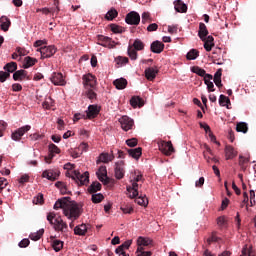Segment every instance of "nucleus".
<instances>
[{"instance_id": "f257e3e1", "label": "nucleus", "mask_w": 256, "mask_h": 256, "mask_svg": "<svg viewBox=\"0 0 256 256\" xmlns=\"http://www.w3.org/2000/svg\"><path fill=\"white\" fill-rule=\"evenodd\" d=\"M54 209H63V213L67 219H70L69 227L73 229L75 227L74 221H77L81 217V206L75 201H71V197H63L58 199L54 204Z\"/></svg>"}, {"instance_id": "f03ea898", "label": "nucleus", "mask_w": 256, "mask_h": 256, "mask_svg": "<svg viewBox=\"0 0 256 256\" xmlns=\"http://www.w3.org/2000/svg\"><path fill=\"white\" fill-rule=\"evenodd\" d=\"M47 221H49L50 225H53L55 231H61V233H65L68 229L67 222L63 221V219L55 214V212H50L47 215Z\"/></svg>"}, {"instance_id": "7ed1b4c3", "label": "nucleus", "mask_w": 256, "mask_h": 256, "mask_svg": "<svg viewBox=\"0 0 256 256\" xmlns=\"http://www.w3.org/2000/svg\"><path fill=\"white\" fill-rule=\"evenodd\" d=\"M72 181H75L77 185H89V172L81 174V172L74 170Z\"/></svg>"}, {"instance_id": "20e7f679", "label": "nucleus", "mask_w": 256, "mask_h": 256, "mask_svg": "<svg viewBox=\"0 0 256 256\" xmlns=\"http://www.w3.org/2000/svg\"><path fill=\"white\" fill-rule=\"evenodd\" d=\"M159 147V151H161V153H163L166 156H170L173 155V153H175V148H173V143H171V141H161L158 144Z\"/></svg>"}, {"instance_id": "39448f33", "label": "nucleus", "mask_w": 256, "mask_h": 256, "mask_svg": "<svg viewBox=\"0 0 256 256\" xmlns=\"http://www.w3.org/2000/svg\"><path fill=\"white\" fill-rule=\"evenodd\" d=\"M125 23H127V25L137 26L139 23H141V15H139L138 12L131 11L126 14Z\"/></svg>"}, {"instance_id": "423d86ee", "label": "nucleus", "mask_w": 256, "mask_h": 256, "mask_svg": "<svg viewBox=\"0 0 256 256\" xmlns=\"http://www.w3.org/2000/svg\"><path fill=\"white\" fill-rule=\"evenodd\" d=\"M28 131H31V125L22 126L15 130L14 132H12L11 139L13 141H21V137H23L25 133H28Z\"/></svg>"}, {"instance_id": "0eeeda50", "label": "nucleus", "mask_w": 256, "mask_h": 256, "mask_svg": "<svg viewBox=\"0 0 256 256\" xmlns=\"http://www.w3.org/2000/svg\"><path fill=\"white\" fill-rule=\"evenodd\" d=\"M38 51L41 53L42 59H49L50 57H53L55 53H57V48H55L54 45H50L41 47L38 49Z\"/></svg>"}, {"instance_id": "6e6552de", "label": "nucleus", "mask_w": 256, "mask_h": 256, "mask_svg": "<svg viewBox=\"0 0 256 256\" xmlns=\"http://www.w3.org/2000/svg\"><path fill=\"white\" fill-rule=\"evenodd\" d=\"M114 175L118 180H121L123 177H125V161L120 160L115 163Z\"/></svg>"}, {"instance_id": "1a4fd4ad", "label": "nucleus", "mask_w": 256, "mask_h": 256, "mask_svg": "<svg viewBox=\"0 0 256 256\" xmlns=\"http://www.w3.org/2000/svg\"><path fill=\"white\" fill-rule=\"evenodd\" d=\"M83 85L84 87H90V89H93L97 85V78L95 75L88 73L86 75H83Z\"/></svg>"}, {"instance_id": "9d476101", "label": "nucleus", "mask_w": 256, "mask_h": 256, "mask_svg": "<svg viewBox=\"0 0 256 256\" xmlns=\"http://www.w3.org/2000/svg\"><path fill=\"white\" fill-rule=\"evenodd\" d=\"M119 123L123 131H131V129H133V125H135V122L129 116H122L119 119Z\"/></svg>"}, {"instance_id": "9b49d317", "label": "nucleus", "mask_w": 256, "mask_h": 256, "mask_svg": "<svg viewBox=\"0 0 256 256\" xmlns=\"http://www.w3.org/2000/svg\"><path fill=\"white\" fill-rule=\"evenodd\" d=\"M59 175H61V172H59V170L53 169L45 170L42 173V177L44 179H48V181H57V179H59Z\"/></svg>"}, {"instance_id": "f8f14e48", "label": "nucleus", "mask_w": 256, "mask_h": 256, "mask_svg": "<svg viewBox=\"0 0 256 256\" xmlns=\"http://www.w3.org/2000/svg\"><path fill=\"white\" fill-rule=\"evenodd\" d=\"M50 81L53 83V85H59L61 87L67 83L61 72H54L50 78Z\"/></svg>"}, {"instance_id": "ddd939ff", "label": "nucleus", "mask_w": 256, "mask_h": 256, "mask_svg": "<svg viewBox=\"0 0 256 256\" xmlns=\"http://www.w3.org/2000/svg\"><path fill=\"white\" fill-rule=\"evenodd\" d=\"M101 112V108L97 105H89L86 110V119H95Z\"/></svg>"}, {"instance_id": "4468645a", "label": "nucleus", "mask_w": 256, "mask_h": 256, "mask_svg": "<svg viewBox=\"0 0 256 256\" xmlns=\"http://www.w3.org/2000/svg\"><path fill=\"white\" fill-rule=\"evenodd\" d=\"M96 175L104 185H107L109 183V177H107V166H100L98 169V172H96Z\"/></svg>"}, {"instance_id": "2eb2a0df", "label": "nucleus", "mask_w": 256, "mask_h": 256, "mask_svg": "<svg viewBox=\"0 0 256 256\" xmlns=\"http://www.w3.org/2000/svg\"><path fill=\"white\" fill-rule=\"evenodd\" d=\"M163 49H165V44H163V42L156 40L151 43L150 50L152 53H163Z\"/></svg>"}, {"instance_id": "dca6fc26", "label": "nucleus", "mask_w": 256, "mask_h": 256, "mask_svg": "<svg viewBox=\"0 0 256 256\" xmlns=\"http://www.w3.org/2000/svg\"><path fill=\"white\" fill-rule=\"evenodd\" d=\"M157 73H159V70L157 67H149L145 69V77L148 81H155V77H157Z\"/></svg>"}, {"instance_id": "f3484780", "label": "nucleus", "mask_w": 256, "mask_h": 256, "mask_svg": "<svg viewBox=\"0 0 256 256\" xmlns=\"http://www.w3.org/2000/svg\"><path fill=\"white\" fill-rule=\"evenodd\" d=\"M207 35H209V30H207V25H205V23L203 22H200L198 37H200L201 41H205V37H207Z\"/></svg>"}, {"instance_id": "a211bd4d", "label": "nucleus", "mask_w": 256, "mask_h": 256, "mask_svg": "<svg viewBox=\"0 0 256 256\" xmlns=\"http://www.w3.org/2000/svg\"><path fill=\"white\" fill-rule=\"evenodd\" d=\"M204 42V49L205 51L209 52L215 47V38L213 36L205 37V40H202Z\"/></svg>"}, {"instance_id": "6ab92c4d", "label": "nucleus", "mask_w": 256, "mask_h": 256, "mask_svg": "<svg viewBox=\"0 0 256 256\" xmlns=\"http://www.w3.org/2000/svg\"><path fill=\"white\" fill-rule=\"evenodd\" d=\"M138 187H139V184L136 181L132 183V186H127V191L128 193H130L131 199H135V197L139 195V191L137 190Z\"/></svg>"}, {"instance_id": "aec40b11", "label": "nucleus", "mask_w": 256, "mask_h": 256, "mask_svg": "<svg viewBox=\"0 0 256 256\" xmlns=\"http://www.w3.org/2000/svg\"><path fill=\"white\" fill-rule=\"evenodd\" d=\"M113 159H115V156L113 154L102 153L99 156V160H97V164L99 165V163H111Z\"/></svg>"}, {"instance_id": "412c9836", "label": "nucleus", "mask_w": 256, "mask_h": 256, "mask_svg": "<svg viewBox=\"0 0 256 256\" xmlns=\"http://www.w3.org/2000/svg\"><path fill=\"white\" fill-rule=\"evenodd\" d=\"M174 9L177 13H187V6L181 0L174 1Z\"/></svg>"}, {"instance_id": "4be33fe9", "label": "nucleus", "mask_w": 256, "mask_h": 256, "mask_svg": "<svg viewBox=\"0 0 256 256\" xmlns=\"http://www.w3.org/2000/svg\"><path fill=\"white\" fill-rule=\"evenodd\" d=\"M128 155L132 157L133 159H139L141 155H143V148L138 147V148H133V149H128Z\"/></svg>"}, {"instance_id": "5701e85b", "label": "nucleus", "mask_w": 256, "mask_h": 256, "mask_svg": "<svg viewBox=\"0 0 256 256\" xmlns=\"http://www.w3.org/2000/svg\"><path fill=\"white\" fill-rule=\"evenodd\" d=\"M130 105L136 109V107H143V105H145V102L143 101V98L139 97V96H133L130 99Z\"/></svg>"}, {"instance_id": "b1692460", "label": "nucleus", "mask_w": 256, "mask_h": 256, "mask_svg": "<svg viewBox=\"0 0 256 256\" xmlns=\"http://www.w3.org/2000/svg\"><path fill=\"white\" fill-rule=\"evenodd\" d=\"M0 23L2 31H9V28L11 27V20L7 16H2L0 18Z\"/></svg>"}, {"instance_id": "393cba45", "label": "nucleus", "mask_w": 256, "mask_h": 256, "mask_svg": "<svg viewBox=\"0 0 256 256\" xmlns=\"http://www.w3.org/2000/svg\"><path fill=\"white\" fill-rule=\"evenodd\" d=\"M97 39L99 41L98 45H101L102 47H107V45H111V43H113V40L107 36L98 35Z\"/></svg>"}, {"instance_id": "a878e982", "label": "nucleus", "mask_w": 256, "mask_h": 256, "mask_svg": "<svg viewBox=\"0 0 256 256\" xmlns=\"http://www.w3.org/2000/svg\"><path fill=\"white\" fill-rule=\"evenodd\" d=\"M27 78V71L25 70H18L15 71L13 74L14 81H23V79Z\"/></svg>"}, {"instance_id": "bb28decb", "label": "nucleus", "mask_w": 256, "mask_h": 256, "mask_svg": "<svg viewBox=\"0 0 256 256\" xmlns=\"http://www.w3.org/2000/svg\"><path fill=\"white\" fill-rule=\"evenodd\" d=\"M113 85L116 87V89H125L127 87V79L120 78L113 81Z\"/></svg>"}, {"instance_id": "cd10ccee", "label": "nucleus", "mask_w": 256, "mask_h": 256, "mask_svg": "<svg viewBox=\"0 0 256 256\" xmlns=\"http://www.w3.org/2000/svg\"><path fill=\"white\" fill-rule=\"evenodd\" d=\"M87 229H89V227L86 226V224H81L74 228V233L75 235L83 236L87 233Z\"/></svg>"}, {"instance_id": "c85d7f7f", "label": "nucleus", "mask_w": 256, "mask_h": 256, "mask_svg": "<svg viewBox=\"0 0 256 256\" xmlns=\"http://www.w3.org/2000/svg\"><path fill=\"white\" fill-rule=\"evenodd\" d=\"M35 63H37L36 58H33L31 56H27V57L24 58L23 68L24 69H29V67H33V65H35Z\"/></svg>"}, {"instance_id": "c756f323", "label": "nucleus", "mask_w": 256, "mask_h": 256, "mask_svg": "<svg viewBox=\"0 0 256 256\" xmlns=\"http://www.w3.org/2000/svg\"><path fill=\"white\" fill-rule=\"evenodd\" d=\"M221 75H223V69H218L216 73L214 74V83L216 87H223V84L221 83Z\"/></svg>"}, {"instance_id": "7c9ffc66", "label": "nucleus", "mask_w": 256, "mask_h": 256, "mask_svg": "<svg viewBox=\"0 0 256 256\" xmlns=\"http://www.w3.org/2000/svg\"><path fill=\"white\" fill-rule=\"evenodd\" d=\"M64 242L61 240L53 239L51 242V246L56 251V253H59L61 249H63Z\"/></svg>"}, {"instance_id": "2f4dec72", "label": "nucleus", "mask_w": 256, "mask_h": 256, "mask_svg": "<svg viewBox=\"0 0 256 256\" xmlns=\"http://www.w3.org/2000/svg\"><path fill=\"white\" fill-rule=\"evenodd\" d=\"M225 153L226 159H233L237 157V152L235 151V148H233V146H226Z\"/></svg>"}, {"instance_id": "473e14b6", "label": "nucleus", "mask_w": 256, "mask_h": 256, "mask_svg": "<svg viewBox=\"0 0 256 256\" xmlns=\"http://www.w3.org/2000/svg\"><path fill=\"white\" fill-rule=\"evenodd\" d=\"M197 57H199V50L197 49H191L186 55L188 61H195Z\"/></svg>"}, {"instance_id": "72a5a7b5", "label": "nucleus", "mask_w": 256, "mask_h": 256, "mask_svg": "<svg viewBox=\"0 0 256 256\" xmlns=\"http://www.w3.org/2000/svg\"><path fill=\"white\" fill-rule=\"evenodd\" d=\"M117 15H119V12L115 8H111L105 15V19L107 21H113V19L117 18Z\"/></svg>"}, {"instance_id": "f704fd0d", "label": "nucleus", "mask_w": 256, "mask_h": 256, "mask_svg": "<svg viewBox=\"0 0 256 256\" xmlns=\"http://www.w3.org/2000/svg\"><path fill=\"white\" fill-rule=\"evenodd\" d=\"M4 71H7V73H15V71H17V62H10L7 63L4 66Z\"/></svg>"}, {"instance_id": "c9c22d12", "label": "nucleus", "mask_w": 256, "mask_h": 256, "mask_svg": "<svg viewBox=\"0 0 256 256\" xmlns=\"http://www.w3.org/2000/svg\"><path fill=\"white\" fill-rule=\"evenodd\" d=\"M240 256H255V251L253 250V247H249L246 244L242 248V254Z\"/></svg>"}, {"instance_id": "e433bc0d", "label": "nucleus", "mask_w": 256, "mask_h": 256, "mask_svg": "<svg viewBox=\"0 0 256 256\" xmlns=\"http://www.w3.org/2000/svg\"><path fill=\"white\" fill-rule=\"evenodd\" d=\"M236 131L238 133H247V131H249V126H247V123L245 122H239L236 125Z\"/></svg>"}, {"instance_id": "4c0bfd02", "label": "nucleus", "mask_w": 256, "mask_h": 256, "mask_svg": "<svg viewBox=\"0 0 256 256\" xmlns=\"http://www.w3.org/2000/svg\"><path fill=\"white\" fill-rule=\"evenodd\" d=\"M133 240H127L123 244H121L118 248H116L115 253H121V251H125V249H129Z\"/></svg>"}, {"instance_id": "58836bf2", "label": "nucleus", "mask_w": 256, "mask_h": 256, "mask_svg": "<svg viewBox=\"0 0 256 256\" xmlns=\"http://www.w3.org/2000/svg\"><path fill=\"white\" fill-rule=\"evenodd\" d=\"M97 191H101V183H99L98 181L93 182L88 187V192H90V193H97Z\"/></svg>"}, {"instance_id": "ea45409f", "label": "nucleus", "mask_w": 256, "mask_h": 256, "mask_svg": "<svg viewBox=\"0 0 256 256\" xmlns=\"http://www.w3.org/2000/svg\"><path fill=\"white\" fill-rule=\"evenodd\" d=\"M132 48L135 49L136 51H143V49H145V43H143V41L139 39H136L134 40Z\"/></svg>"}, {"instance_id": "a19ab883", "label": "nucleus", "mask_w": 256, "mask_h": 256, "mask_svg": "<svg viewBox=\"0 0 256 256\" xmlns=\"http://www.w3.org/2000/svg\"><path fill=\"white\" fill-rule=\"evenodd\" d=\"M219 105L221 107H227V105H231V100L229 99V97L221 94L219 97Z\"/></svg>"}, {"instance_id": "79ce46f5", "label": "nucleus", "mask_w": 256, "mask_h": 256, "mask_svg": "<svg viewBox=\"0 0 256 256\" xmlns=\"http://www.w3.org/2000/svg\"><path fill=\"white\" fill-rule=\"evenodd\" d=\"M43 233H45L44 229H40L39 231L30 234V239L32 241H39V239H41V237H43Z\"/></svg>"}, {"instance_id": "37998d69", "label": "nucleus", "mask_w": 256, "mask_h": 256, "mask_svg": "<svg viewBox=\"0 0 256 256\" xmlns=\"http://www.w3.org/2000/svg\"><path fill=\"white\" fill-rule=\"evenodd\" d=\"M137 51L136 49L133 48V46H128V56L132 61H137Z\"/></svg>"}, {"instance_id": "c03bdc74", "label": "nucleus", "mask_w": 256, "mask_h": 256, "mask_svg": "<svg viewBox=\"0 0 256 256\" xmlns=\"http://www.w3.org/2000/svg\"><path fill=\"white\" fill-rule=\"evenodd\" d=\"M192 73H196V75H199V77H205V75H207V72L205 71V69L199 66L192 67Z\"/></svg>"}, {"instance_id": "a18cd8bd", "label": "nucleus", "mask_w": 256, "mask_h": 256, "mask_svg": "<svg viewBox=\"0 0 256 256\" xmlns=\"http://www.w3.org/2000/svg\"><path fill=\"white\" fill-rule=\"evenodd\" d=\"M247 163H249V159L240 155L239 156V166L242 169V171L247 170Z\"/></svg>"}, {"instance_id": "49530a36", "label": "nucleus", "mask_w": 256, "mask_h": 256, "mask_svg": "<svg viewBox=\"0 0 256 256\" xmlns=\"http://www.w3.org/2000/svg\"><path fill=\"white\" fill-rule=\"evenodd\" d=\"M135 203H137V205H141L142 207H147V205L149 204V200H147V197L145 196H139L135 199Z\"/></svg>"}, {"instance_id": "de8ad7c7", "label": "nucleus", "mask_w": 256, "mask_h": 256, "mask_svg": "<svg viewBox=\"0 0 256 256\" xmlns=\"http://www.w3.org/2000/svg\"><path fill=\"white\" fill-rule=\"evenodd\" d=\"M110 30L112 31V33H125V28L117 24H110Z\"/></svg>"}, {"instance_id": "09e8293b", "label": "nucleus", "mask_w": 256, "mask_h": 256, "mask_svg": "<svg viewBox=\"0 0 256 256\" xmlns=\"http://www.w3.org/2000/svg\"><path fill=\"white\" fill-rule=\"evenodd\" d=\"M105 199V196L103 194L98 193V194H92L91 201L92 203H101Z\"/></svg>"}, {"instance_id": "8fccbe9b", "label": "nucleus", "mask_w": 256, "mask_h": 256, "mask_svg": "<svg viewBox=\"0 0 256 256\" xmlns=\"http://www.w3.org/2000/svg\"><path fill=\"white\" fill-rule=\"evenodd\" d=\"M153 21V18L151 17V13L149 12H143L142 13V23L145 25V23H151Z\"/></svg>"}, {"instance_id": "3c124183", "label": "nucleus", "mask_w": 256, "mask_h": 256, "mask_svg": "<svg viewBox=\"0 0 256 256\" xmlns=\"http://www.w3.org/2000/svg\"><path fill=\"white\" fill-rule=\"evenodd\" d=\"M120 209L125 215H131L133 213V207L131 205L123 204Z\"/></svg>"}, {"instance_id": "603ef678", "label": "nucleus", "mask_w": 256, "mask_h": 256, "mask_svg": "<svg viewBox=\"0 0 256 256\" xmlns=\"http://www.w3.org/2000/svg\"><path fill=\"white\" fill-rule=\"evenodd\" d=\"M55 102H53V99H51V97H49L48 99H46L43 104L42 107L44 109H51V107H54Z\"/></svg>"}, {"instance_id": "864d4df0", "label": "nucleus", "mask_w": 256, "mask_h": 256, "mask_svg": "<svg viewBox=\"0 0 256 256\" xmlns=\"http://www.w3.org/2000/svg\"><path fill=\"white\" fill-rule=\"evenodd\" d=\"M217 225L220 226L221 228L227 227V217H225V216L218 217Z\"/></svg>"}, {"instance_id": "5fc2aeb1", "label": "nucleus", "mask_w": 256, "mask_h": 256, "mask_svg": "<svg viewBox=\"0 0 256 256\" xmlns=\"http://www.w3.org/2000/svg\"><path fill=\"white\" fill-rule=\"evenodd\" d=\"M117 65H127L129 63V58L119 56L115 59Z\"/></svg>"}, {"instance_id": "6e6d98bb", "label": "nucleus", "mask_w": 256, "mask_h": 256, "mask_svg": "<svg viewBox=\"0 0 256 256\" xmlns=\"http://www.w3.org/2000/svg\"><path fill=\"white\" fill-rule=\"evenodd\" d=\"M9 77H11L9 72L0 71V83H5Z\"/></svg>"}, {"instance_id": "4d7b16f0", "label": "nucleus", "mask_w": 256, "mask_h": 256, "mask_svg": "<svg viewBox=\"0 0 256 256\" xmlns=\"http://www.w3.org/2000/svg\"><path fill=\"white\" fill-rule=\"evenodd\" d=\"M219 241V237H217V232H212L211 237L207 239L208 245H211V243H217Z\"/></svg>"}, {"instance_id": "13d9d810", "label": "nucleus", "mask_w": 256, "mask_h": 256, "mask_svg": "<svg viewBox=\"0 0 256 256\" xmlns=\"http://www.w3.org/2000/svg\"><path fill=\"white\" fill-rule=\"evenodd\" d=\"M48 149H49L50 153H56V154L61 153V150L59 149V147H57V145H55L53 143L49 144Z\"/></svg>"}, {"instance_id": "bf43d9fd", "label": "nucleus", "mask_w": 256, "mask_h": 256, "mask_svg": "<svg viewBox=\"0 0 256 256\" xmlns=\"http://www.w3.org/2000/svg\"><path fill=\"white\" fill-rule=\"evenodd\" d=\"M86 97H88V99L93 100L97 98V93H95V91H93V89H88L86 91Z\"/></svg>"}, {"instance_id": "052dcab7", "label": "nucleus", "mask_w": 256, "mask_h": 256, "mask_svg": "<svg viewBox=\"0 0 256 256\" xmlns=\"http://www.w3.org/2000/svg\"><path fill=\"white\" fill-rule=\"evenodd\" d=\"M33 203L35 205H43V194H38L36 197H34Z\"/></svg>"}, {"instance_id": "680f3d73", "label": "nucleus", "mask_w": 256, "mask_h": 256, "mask_svg": "<svg viewBox=\"0 0 256 256\" xmlns=\"http://www.w3.org/2000/svg\"><path fill=\"white\" fill-rule=\"evenodd\" d=\"M16 52L18 53L19 57H25L29 55V52L25 48L17 47Z\"/></svg>"}, {"instance_id": "e2e57ef3", "label": "nucleus", "mask_w": 256, "mask_h": 256, "mask_svg": "<svg viewBox=\"0 0 256 256\" xmlns=\"http://www.w3.org/2000/svg\"><path fill=\"white\" fill-rule=\"evenodd\" d=\"M29 243H31V241H29V239L27 238H24L19 242L18 247H20L21 249H25V247H29Z\"/></svg>"}, {"instance_id": "0e129e2a", "label": "nucleus", "mask_w": 256, "mask_h": 256, "mask_svg": "<svg viewBox=\"0 0 256 256\" xmlns=\"http://www.w3.org/2000/svg\"><path fill=\"white\" fill-rule=\"evenodd\" d=\"M137 138H131L126 140V145H128V147H137Z\"/></svg>"}, {"instance_id": "69168bd1", "label": "nucleus", "mask_w": 256, "mask_h": 256, "mask_svg": "<svg viewBox=\"0 0 256 256\" xmlns=\"http://www.w3.org/2000/svg\"><path fill=\"white\" fill-rule=\"evenodd\" d=\"M44 135L39 133H34L30 135L31 141H39V139H43Z\"/></svg>"}, {"instance_id": "338daca9", "label": "nucleus", "mask_w": 256, "mask_h": 256, "mask_svg": "<svg viewBox=\"0 0 256 256\" xmlns=\"http://www.w3.org/2000/svg\"><path fill=\"white\" fill-rule=\"evenodd\" d=\"M19 183L21 185L25 184V183H29V175L28 174H24L20 177L19 179Z\"/></svg>"}, {"instance_id": "774afa93", "label": "nucleus", "mask_w": 256, "mask_h": 256, "mask_svg": "<svg viewBox=\"0 0 256 256\" xmlns=\"http://www.w3.org/2000/svg\"><path fill=\"white\" fill-rule=\"evenodd\" d=\"M157 29H159V25H157V23H152L147 27V31H149V33L157 31Z\"/></svg>"}]
</instances>
